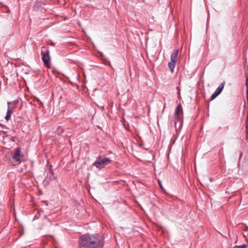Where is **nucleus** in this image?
Instances as JSON below:
<instances>
[{"instance_id": "nucleus-1", "label": "nucleus", "mask_w": 248, "mask_h": 248, "mask_svg": "<svg viewBox=\"0 0 248 248\" xmlns=\"http://www.w3.org/2000/svg\"><path fill=\"white\" fill-rule=\"evenodd\" d=\"M80 243L88 248H102L103 237L98 234H86L80 237Z\"/></svg>"}, {"instance_id": "nucleus-2", "label": "nucleus", "mask_w": 248, "mask_h": 248, "mask_svg": "<svg viewBox=\"0 0 248 248\" xmlns=\"http://www.w3.org/2000/svg\"><path fill=\"white\" fill-rule=\"evenodd\" d=\"M174 116V123L175 127L176 129H179L182 126L183 119L182 106L180 104L177 106L175 109Z\"/></svg>"}, {"instance_id": "nucleus-3", "label": "nucleus", "mask_w": 248, "mask_h": 248, "mask_svg": "<svg viewBox=\"0 0 248 248\" xmlns=\"http://www.w3.org/2000/svg\"><path fill=\"white\" fill-rule=\"evenodd\" d=\"M42 59L44 65L48 68L50 67V57L49 54V50L43 46L41 49Z\"/></svg>"}, {"instance_id": "nucleus-4", "label": "nucleus", "mask_w": 248, "mask_h": 248, "mask_svg": "<svg viewBox=\"0 0 248 248\" xmlns=\"http://www.w3.org/2000/svg\"><path fill=\"white\" fill-rule=\"evenodd\" d=\"M111 162V160L109 158L102 157L100 156L97 158V160L93 163V165L97 168L101 169Z\"/></svg>"}, {"instance_id": "nucleus-5", "label": "nucleus", "mask_w": 248, "mask_h": 248, "mask_svg": "<svg viewBox=\"0 0 248 248\" xmlns=\"http://www.w3.org/2000/svg\"><path fill=\"white\" fill-rule=\"evenodd\" d=\"M178 50L175 49L173 51L171 55L170 62L169 63V67L171 72L173 71L175 67V63L176 62L177 58L178 57Z\"/></svg>"}, {"instance_id": "nucleus-6", "label": "nucleus", "mask_w": 248, "mask_h": 248, "mask_svg": "<svg viewBox=\"0 0 248 248\" xmlns=\"http://www.w3.org/2000/svg\"><path fill=\"white\" fill-rule=\"evenodd\" d=\"M21 149L20 148L16 149L14 153H13L12 157L16 162H21V159L23 157V155L20 154Z\"/></svg>"}, {"instance_id": "nucleus-7", "label": "nucleus", "mask_w": 248, "mask_h": 248, "mask_svg": "<svg viewBox=\"0 0 248 248\" xmlns=\"http://www.w3.org/2000/svg\"><path fill=\"white\" fill-rule=\"evenodd\" d=\"M225 85V83L222 82L221 83L219 86L218 87L217 89L216 90L215 93L212 94L211 97V100L214 99L216 98L222 92L224 87Z\"/></svg>"}, {"instance_id": "nucleus-8", "label": "nucleus", "mask_w": 248, "mask_h": 248, "mask_svg": "<svg viewBox=\"0 0 248 248\" xmlns=\"http://www.w3.org/2000/svg\"><path fill=\"white\" fill-rule=\"evenodd\" d=\"M12 113V110L11 109H8V110H7V114H6V115L5 116V119L7 120V121H8L10 118H11V115Z\"/></svg>"}, {"instance_id": "nucleus-9", "label": "nucleus", "mask_w": 248, "mask_h": 248, "mask_svg": "<svg viewBox=\"0 0 248 248\" xmlns=\"http://www.w3.org/2000/svg\"><path fill=\"white\" fill-rule=\"evenodd\" d=\"M34 100L38 102L40 105H43L42 102L36 97H34Z\"/></svg>"}, {"instance_id": "nucleus-10", "label": "nucleus", "mask_w": 248, "mask_h": 248, "mask_svg": "<svg viewBox=\"0 0 248 248\" xmlns=\"http://www.w3.org/2000/svg\"><path fill=\"white\" fill-rule=\"evenodd\" d=\"M63 132V129L61 128V127H59V128H58V132L59 133H62Z\"/></svg>"}, {"instance_id": "nucleus-11", "label": "nucleus", "mask_w": 248, "mask_h": 248, "mask_svg": "<svg viewBox=\"0 0 248 248\" xmlns=\"http://www.w3.org/2000/svg\"><path fill=\"white\" fill-rule=\"evenodd\" d=\"M234 248H246V247L245 246L243 245L241 246L235 247Z\"/></svg>"}, {"instance_id": "nucleus-12", "label": "nucleus", "mask_w": 248, "mask_h": 248, "mask_svg": "<svg viewBox=\"0 0 248 248\" xmlns=\"http://www.w3.org/2000/svg\"><path fill=\"white\" fill-rule=\"evenodd\" d=\"M158 183H159V186H160V188H161L162 189H163V187H162V185L161 184L160 182V181H158Z\"/></svg>"}, {"instance_id": "nucleus-13", "label": "nucleus", "mask_w": 248, "mask_h": 248, "mask_svg": "<svg viewBox=\"0 0 248 248\" xmlns=\"http://www.w3.org/2000/svg\"><path fill=\"white\" fill-rule=\"evenodd\" d=\"M50 171L51 173H52V171L51 170H50Z\"/></svg>"}]
</instances>
